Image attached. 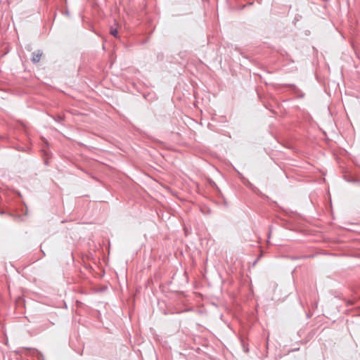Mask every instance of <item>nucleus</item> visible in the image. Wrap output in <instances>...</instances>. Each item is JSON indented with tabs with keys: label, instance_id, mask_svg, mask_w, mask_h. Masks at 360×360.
Wrapping results in <instances>:
<instances>
[{
	"label": "nucleus",
	"instance_id": "nucleus-1",
	"mask_svg": "<svg viewBox=\"0 0 360 360\" xmlns=\"http://www.w3.org/2000/svg\"><path fill=\"white\" fill-rule=\"evenodd\" d=\"M41 56H42V51L40 50H38V51L32 53V57L31 60L34 63H37L39 62V60H41Z\"/></svg>",
	"mask_w": 360,
	"mask_h": 360
},
{
	"label": "nucleus",
	"instance_id": "nucleus-2",
	"mask_svg": "<svg viewBox=\"0 0 360 360\" xmlns=\"http://www.w3.org/2000/svg\"><path fill=\"white\" fill-rule=\"evenodd\" d=\"M110 33L115 37H117V30L116 28L111 27Z\"/></svg>",
	"mask_w": 360,
	"mask_h": 360
}]
</instances>
